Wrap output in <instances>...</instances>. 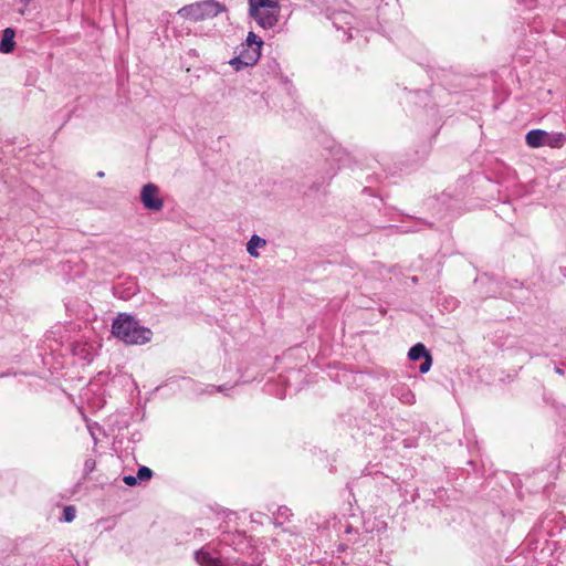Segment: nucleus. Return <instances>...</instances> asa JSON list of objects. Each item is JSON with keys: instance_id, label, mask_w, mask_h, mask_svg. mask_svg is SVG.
<instances>
[{"instance_id": "1", "label": "nucleus", "mask_w": 566, "mask_h": 566, "mask_svg": "<svg viewBox=\"0 0 566 566\" xmlns=\"http://www.w3.org/2000/svg\"><path fill=\"white\" fill-rule=\"evenodd\" d=\"M112 334L127 345H144L153 337L150 328L126 313L118 314L113 321Z\"/></svg>"}, {"instance_id": "2", "label": "nucleus", "mask_w": 566, "mask_h": 566, "mask_svg": "<svg viewBox=\"0 0 566 566\" xmlns=\"http://www.w3.org/2000/svg\"><path fill=\"white\" fill-rule=\"evenodd\" d=\"M226 7L216 0H205L182 7L178 13L188 20L201 21L217 17Z\"/></svg>"}, {"instance_id": "3", "label": "nucleus", "mask_w": 566, "mask_h": 566, "mask_svg": "<svg viewBox=\"0 0 566 566\" xmlns=\"http://www.w3.org/2000/svg\"><path fill=\"white\" fill-rule=\"evenodd\" d=\"M337 31H343L345 40L349 41L353 35L350 31L354 29L355 17L346 10H335L328 17Z\"/></svg>"}, {"instance_id": "4", "label": "nucleus", "mask_w": 566, "mask_h": 566, "mask_svg": "<svg viewBox=\"0 0 566 566\" xmlns=\"http://www.w3.org/2000/svg\"><path fill=\"white\" fill-rule=\"evenodd\" d=\"M143 206L150 211H160L164 200L159 197V188L155 184H146L140 191Z\"/></svg>"}, {"instance_id": "5", "label": "nucleus", "mask_w": 566, "mask_h": 566, "mask_svg": "<svg viewBox=\"0 0 566 566\" xmlns=\"http://www.w3.org/2000/svg\"><path fill=\"white\" fill-rule=\"evenodd\" d=\"M408 358L412 361L422 359L419 366V371L426 374L430 370L432 365V357L426 346L421 343L413 345L408 352Z\"/></svg>"}, {"instance_id": "6", "label": "nucleus", "mask_w": 566, "mask_h": 566, "mask_svg": "<svg viewBox=\"0 0 566 566\" xmlns=\"http://www.w3.org/2000/svg\"><path fill=\"white\" fill-rule=\"evenodd\" d=\"M250 15L264 29L274 27L279 21L276 11L258 9L255 12L250 11Z\"/></svg>"}, {"instance_id": "7", "label": "nucleus", "mask_w": 566, "mask_h": 566, "mask_svg": "<svg viewBox=\"0 0 566 566\" xmlns=\"http://www.w3.org/2000/svg\"><path fill=\"white\" fill-rule=\"evenodd\" d=\"M391 395L405 405H412L416 401L415 394L402 382H398L391 387Z\"/></svg>"}, {"instance_id": "8", "label": "nucleus", "mask_w": 566, "mask_h": 566, "mask_svg": "<svg viewBox=\"0 0 566 566\" xmlns=\"http://www.w3.org/2000/svg\"><path fill=\"white\" fill-rule=\"evenodd\" d=\"M547 139L548 134L542 129H532L525 136L526 144L533 148H537L546 144L552 145Z\"/></svg>"}, {"instance_id": "9", "label": "nucleus", "mask_w": 566, "mask_h": 566, "mask_svg": "<svg viewBox=\"0 0 566 566\" xmlns=\"http://www.w3.org/2000/svg\"><path fill=\"white\" fill-rule=\"evenodd\" d=\"M258 9L276 11L279 13L277 0H249V11H256Z\"/></svg>"}, {"instance_id": "10", "label": "nucleus", "mask_w": 566, "mask_h": 566, "mask_svg": "<svg viewBox=\"0 0 566 566\" xmlns=\"http://www.w3.org/2000/svg\"><path fill=\"white\" fill-rule=\"evenodd\" d=\"M14 35L15 32L11 28H7L3 30L2 39L0 42V52L10 53L14 48Z\"/></svg>"}, {"instance_id": "11", "label": "nucleus", "mask_w": 566, "mask_h": 566, "mask_svg": "<svg viewBox=\"0 0 566 566\" xmlns=\"http://www.w3.org/2000/svg\"><path fill=\"white\" fill-rule=\"evenodd\" d=\"M243 49L242 51L240 52L239 55H241L243 57V60L245 61V65H254L260 56H261V50H259V48H251V46H247V45H242Z\"/></svg>"}, {"instance_id": "12", "label": "nucleus", "mask_w": 566, "mask_h": 566, "mask_svg": "<svg viewBox=\"0 0 566 566\" xmlns=\"http://www.w3.org/2000/svg\"><path fill=\"white\" fill-rule=\"evenodd\" d=\"M266 245V240L259 237L258 234H253L249 242L247 243V251L248 253L253 256L258 258L260 254L258 252V248H264Z\"/></svg>"}, {"instance_id": "13", "label": "nucleus", "mask_w": 566, "mask_h": 566, "mask_svg": "<svg viewBox=\"0 0 566 566\" xmlns=\"http://www.w3.org/2000/svg\"><path fill=\"white\" fill-rule=\"evenodd\" d=\"M244 45L251 48H259V50H261L263 41L255 33L249 32Z\"/></svg>"}, {"instance_id": "14", "label": "nucleus", "mask_w": 566, "mask_h": 566, "mask_svg": "<svg viewBox=\"0 0 566 566\" xmlns=\"http://www.w3.org/2000/svg\"><path fill=\"white\" fill-rule=\"evenodd\" d=\"M76 510L73 505H67L63 509L62 521L72 522L75 518Z\"/></svg>"}, {"instance_id": "15", "label": "nucleus", "mask_w": 566, "mask_h": 566, "mask_svg": "<svg viewBox=\"0 0 566 566\" xmlns=\"http://www.w3.org/2000/svg\"><path fill=\"white\" fill-rule=\"evenodd\" d=\"M292 515L291 510L286 506H280L277 509L276 513V520L280 521V523H283L284 521H289L290 516Z\"/></svg>"}, {"instance_id": "16", "label": "nucleus", "mask_w": 566, "mask_h": 566, "mask_svg": "<svg viewBox=\"0 0 566 566\" xmlns=\"http://www.w3.org/2000/svg\"><path fill=\"white\" fill-rule=\"evenodd\" d=\"M137 480L146 481L153 476V471L148 467H140L137 471Z\"/></svg>"}, {"instance_id": "17", "label": "nucleus", "mask_w": 566, "mask_h": 566, "mask_svg": "<svg viewBox=\"0 0 566 566\" xmlns=\"http://www.w3.org/2000/svg\"><path fill=\"white\" fill-rule=\"evenodd\" d=\"M243 62H245L243 60V57L241 55H237V56L232 57L229 63L231 66H233V69L235 71H240L247 66L245 63H243Z\"/></svg>"}, {"instance_id": "18", "label": "nucleus", "mask_w": 566, "mask_h": 566, "mask_svg": "<svg viewBox=\"0 0 566 566\" xmlns=\"http://www.w3.org/2000/svg\"><path fill=\"white\" fill-rule=\"evenodd\" d=\"M95 464H96L95 460H93V459L85 460V462H84V472L86 474H90L91 472H93L94 469H95Z\"/></svg>"}, {"instance_id": "19", "label": "nucleus", "mask_w": 566, "mask_h": 566, "mask_svg": "<svg viewBox=\"0 0 566 566\" xmlns=\"http://www.w3.org/2000/svg\"><path fill=\"white\" fill-rule=\"evenodd\" d=\"M226 390V387L224 386H213V385H209L207 386V390L206 392L209 394V395H212L213 392H224Z\"/></svg>"}, {"instance_id": "20", "label": "nucleus", "mask_w": 566, "mask_h": 566, "mask_svg": "<svg viewBox=\"0 0 566 566\" xmlns=\"http://www.w3.org/2000/svg\"><path fill=\"white\" fill-rule=\"evenodd\" d=\"M123 481L125 484L129 485V486H134L137 484V476H134V475H125L123 478Z\"/></svg>"}, {"instance_id": "21", "label": "nucleus", "mask_w": 566, "mask_h": 566, "mask_svg": "<svg viewBox=\"0 0 566 566\" xmlns=\"http://www.w3.org/2000/svg\"><path fill=\"white\" fill-rule=\"evenodd\" d=\"M233 537L235 539H238L239 543H242L245 539V537H244V535L242 533H237V534L233 535Z\"/></svg>"}, {"instance_id": "22", "label": "nucleus", "mask_w": 566, "mask_h": 566, "mask_svg": "<svg viewBox=\"0 0 566 566\" xmlns=\"http://www.w3.org/2000/svg\"><path fill=\"white\" fill-rule=\"evenodd\" d=\"M555 373L563 376L565 373L560 367H555Z\"/></svg>"}, {"instance_id": "23", "label": "nucleus", "mask_w": 566, "mask_h": 566, "mask_svg": "<svg viewBox=\"0 0 566 566\" xmlns=\"http://www.w3.org/2000/svg\"><path fill=\"white\" fill-rule=\"evenodd\" d=\"M558 139L562 140V142H565L566 137L563 134H559L558 135Z\"/></svg>"}, {"instance_id": "24", "label": "nucleus", "mask_w": 566, "mask_h": 566, "mask_svg": "<svg viewBox=\"0 0 566 566\" xmlns=\"http://www.w3.org/2000/svg\"><path fill=\"white\" fill-rule=\"evenodd\" d=\"M25 12H27L25 8L20 9L21 14H25Z\"/></svg>"}, {"instance_id": "25", "label": "nucleus", "mask_w": 566, "mask_h": 566, "mask_svg": "<svg viewBox=\"0 0 566 566\" xmlns=\"http://www.w3.org/2000/svg\"><path fill=\"white\" fill-rule=\"evenodd\" d=\"M97 176H98V177H103V176H104V172H103V171H98V172H97Z\"/></svg>"}, {"instance_id": "26", "label": "nucleus", "mask_w": 566, "mask_h": 566, "mask_svg": "<svg viewBox=\"0 0 566 566\" xmlns=\"http://www.w3.org/2000/svg\"><path fill=\"white\" fill-rule=\"evenodd\" d=\"M221 542H222V543H226V544H229V542L227 541V538H226V537H223V538L221 539Z\"/></svg>"}]
</instances>
